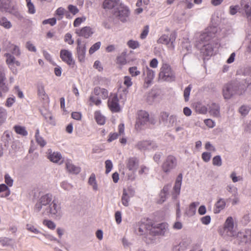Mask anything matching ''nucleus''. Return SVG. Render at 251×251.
I'll return each mask as SVG.
<instances>
[{
    "instance_id": "obj_1",
    "label": "nucleus",
    "mask_w": 251,
    "mask_h": 251,
    "mask_svg": "<svg viewBox=\"0 0 251 251\" xmlns=\"http://www.w3.org/2000/svg\"><path fill=\"white\" fill-rule=\"evenodd\" d=\"M217 28L215 26H210L196 36L195 46L200 50L201 54L205 59L215 54V50L218 45L216 41Z\"/></svg>"
},
{
    "instance_id": "obj_2",
    "label": "nucleus",
    "mask_w": 251,
    "mask_h": 251,
    "mask_svg": "<svg viewBox=\"0 0 251 251\" xmlns=\"http://www.w3.org/2000/svg\"><path fill=\"white\" fill-rule=\"evenodd\" d=\"M34 211L56 220H60L63 215L61 204L56 200H52V195L50 194L44 195L39 198L35 204Z\"/></svg>"
},
{
    "instance_id": "obj_3",
    "label": "nucleus",
    "mask_w": 251,
    "mask_h": 251,
    "mask_svg": "<svg viewBox=\"0 0 251 251\" xmlns=\"http://www.w3.org/2000/svg\"><path fill=\"white\" fill-rule=\"evenodd\" d=\"M245 91V87L238 86L235 83H228L223 88V95L225 99H229L235 95H241Z\"/></svg>"
},
{
    "instance_id": "obj_4",
    "label": "nucleus",
    "mask_w": 251,
    "mask_h": 251,
    "mask_svg": "<svg viewBox=\"0 0 251 251\" xmlns=\"http://www.w3.org/2000/svg\"><path fill=\"white\" fill-rule=\"evenodd\" d=\"M154 119L150 118L149 114L145 111L141 110L138 112V118L135 124V128L141 130L149 124H154Z\"/></svg>"
},
{
    "instance_id": "obj_5",
    "label": "nucleus",
    "mask_w": 251,
    "mask_h": 251,
    "mask_svg": "<svg viewBox=\"0 0 251 251\" xmlns=\"http://www.w3.org/2000/svg\"><path fill=\"white\" fill-rule=\"evenodd\" d=\"M159 78L167 82H173L175 80V73L169 64L163 63L162 65L159 73Z\"/></svg>"
},
{
    "instance_id": "obj_6",
    "label": "nucleus",
    "mask_w": 251,
    "mask_h": 251,
    "mask_svg": "<svg viewBox=\"0 0 251 251\" xmlns=\"http://www.w3.org/2000/svg\"><path fill=\"white\" fill-rule=\"evenodd\" d=\"M119 95L120 98L122 99L123 101L126 100V96L125 92H123L122 94H120L119 92V94H114L111 95L108 100V106L112 112H118L121 110L119 103Z\"/></svg>"
},
{
    "instance_id": "obj_7",
    "label": "nucleus",
    "mask_w": 251,
    "mask_h": 251,
    "mask_svg": "<svg viewBox=\"0 0 251 251\" xmlns=\"http://www.w3.org/2000/svg\"><path fill=\"white\" fill-rule=\"evenodd\" d=\"M93 94L97 97V98H95L94 96H91L90 97V101L97 106H99L101 103L100 99L105 100L108 98V91L106 89L96 87L93 90Z\"/></svg>"
},
{
    "instance_id": "obj_8",
    "label": "nucleus",
    "mask_w": 251,
    "mask_h": 251,
    "mask_svg": "<svg viewBox=\"0 0 251 251\" xmlns=\"http://www.w3.org/2000/svg\"><path fill=\"white\" fill-rule=\"evenodd\" d=\"M177 165L176 158L172 155H168L161 165V169L163 173L168 175L176 168Z\"/></svg>"
},
{
    "instance_id": "obj_9",
    "label": "nucleus",
    "mask_w": 251,
    "mask_h": 251,
    "mask_svg": "<svg viewBox=\"0 0 251 251\" xmlns=\"http://www.w3.org/2000/svg\"><path fill=\"white\" fill-rule=\"evenodd\" d=\"M129 15V8L122 3L115 8L113 13L114 17L122 23L127 21Z\"/></svg>"
},
{
    "instance_id": "obj_10",
    "label": "nucleus",
    "mask_w": 251,
    "mask_h": 251,
    "mask_svg": "<svg viewBox=\"0 0 251 251\" xmlns=\"http://www.w3.org/2000/svg\"><path fill=\"white\" fill-rule=\"evenodd\" d=\"M176 34L172 32L170 34L162 35L157 41V43L165 45L169 50H174L175 48V41Z\"/></svg>"
},
{
    "instance_id": "obj_11",
    "label": "nucleus",
    "mask_w": 251,
    "mask_h": 251,
    "mask_svg": "<svg viewBox=\"0 0 251 251\" xmlns=\"http://www.w3.org/2000/svg\"><path fill=\"white\" fill-rule=\"evenodd\" d=\"M234 236L239 244H246L251 241V230L246 229L237 233H234Z\"/></svg>"
},
{
    "instance_id": "obj_12",
    "label": "nucleus",
    "mask_w": 251,
    "mask_h": 251,
    "mask_svg": "<svg viewBox=\"0 0 251 251\" xmlns=\"http://www.w3.org/2000/svg\"><path fill=\"white\" fill-rule=\"evenodd\" d=\"M6 70L4 66L0 65V97H3L8 91V88L5 83Z\"/></svg>"
},
{
    "instance_id": "obj_13",
    "label": "nucleus",
    "mask_w": 251,
    "mask_h": 251,
    "mask_svg": "<svg viewBox=\"0 0 251 251\" xmlns=\"http://www.w3.org/2000/svg\"><path fill=\"white\" fill-rule=\"evenodd\" d=\"M60 57L62 60L68 65L73 67L75 61L73 58L72 53L69 50L63 49L60 51Z\"/></svg>"
},
{
    "instance_id": "obj_14",
    "label": "nucleus",
    "mask_w": 251,
    "mask_h": 251,
    "mask_svg": "<svg viewBox=\"0 0 251 251\" xmlns=\"http://www.w3.org/2000/svg\"><path fill=\"white\" fill-rule=\"evenodd\" d=\"M182 180V175L181 174H180L176 177L175 185L172 191V196L173 199H176L180 194Z\"/></svg>"
},
{
    "instance_id": "obj_15",
    "label": "nucleus",
    "mask_w": 251,
    "mask_h": 251,
    "mask_svg": "<svg viewBox=\"0 0 251 251\" xmlns=\"http://www.w3.org/2000/svg\"><path fill=\"white\" fill-rule=\"evenodd\" d=\"M134 195V191L130 188L124 189L121 198L122 203L125 206L129 205L130 199Z\"/></svg>"
},
{
    "instance_id": "obj_16",
    "label": "nucleus",
    "mask_w": 251,
    "mask_h": 251,
    "mask_svg": "<svg viewBox=\"0 0 251 251\" xmlns=\"http://www.w3.org/2000/svg\"><path fill=\"white\" fill-rule=\"evenodd\" d=\"M77 44L76 52L78 59L80 62H84L86 53L85 44L82 43L80 39L77 40Z\"/></svg>"
},
{
    "instance_id": "obj_17",
    "label": "nucleus",
    "mask_w": 251,
    "mask_h": 251,
    "mask_svg": "<svg viewBox=\"0 0 251 251\" xmlns=\"http://www.w3.org/2000/svg\"><path fill=\"white\" fill-rule=\"evenodd\" d=\"M224 229L227 232H229L230 236H234L235 232L233 230L234 222L232 217H228L226 219L224 225Z\"/></svg>"
},
{
    "instance_id": "obj_18",
    "label": "nucleus",
    "mask_w": 251,
    "mask_h": 251,
    "mask_svg": "<svg viewBox=\"0 0 251 251\" xmlns=\"http://www.w3.org/2000/svg\"><path fill=\"white\" fill-rule=\"evenodd\" d=\"M143 75L145 76V82L148 84H150L154 77L155 72L149 67L146 66V68L143 69Z\"/></svg>"
},
{
    "instance_id": "obj_19",
    "label": "nucleus",
    "mask_w": 251,
    "mask_h": 251,
    "mask_svg": "<svg viewBox=\"0 0 251 251\" xmlns=\"http://www.w3.org/2000/svg\"><path fill=\"white\" fill-rule=\"evenodd\" d=\"M226 205V202L225 200L223 198H219L214 205V213H219L222 210H223L225 208Z\"/></svg>"
},
{
    "instance_id": "obj_20",
    "label": "nucleus",
    "mask_w": 251,
    "mask_h": 251,
    "mask_svg": "<svg viewBox=\"0 0 251 251\" xmlns=\"http://www.w3.org/2000/svg\"><path fill=\"white\" fill-rule=\"evenodd\" d=\"M75 33L79 36H82L86 38L89 37L93 33L92 29L89 26H85L81 29H77Z\"/></svg>"
},
{
    "instance_id": "obj_21",
    "label": "nucleus",
    "mask_w": 251,
    "mask_h": 251,
    "mask_svg": "<svg viewBox=\"0 0 251 251\" xmlns=\"http://www.w3.org/2000/svg\"><path fill=\"white\" fill-rule=\"evenodd\" d=\"M65 165L66 169L70 173L78 174L80 172V168L74 165L70 160L65 161Z\"/></svg>"
},
{
    "instance_id": "obj_22",
    "label": "nucleus",
    "mask_w": 251,
    "mask_h": 251,
    "mask_svg": "<svg viewBox=\"0 0 251 251\" xmlns=\"http://www.w3.org/2000/svg\"><path fill=\"white\" fill-rule=\"evenodd\" d=\"M49 159L54 163L61 164L63 162V159L61 154L58 152H52L50 151L48 156Z\"/></svg>"
},
{
    "instance_id": "obj_23",
    "label": "nucleus",
    "mask_w": 251,
    "mask_h": 251,
    "mask_svg": "<svg viewBox=\"0 0 251 251\" xmlns=\"http://www.w3.org/2000/svg\"><path fill=\"white\" fill-rule=\"evenodd\" d=\"M120 3H121L119 0H104L103 2V7L104 9H110L114 7L116 8Z\"/></svg>"
},
{
    "instance_id": "obj_24",
    "label": "nucleus",
    "mask_w": 251,
    "mask_h": 251,
    "mask_svg": "<svg viewBox=\"0 0 251 251\" xmlns=\"http://www.w3.org/2000/svg\"><path fill=\"white\" fill-rule=\"evenodd\" d=\"M126 165L129 171H135L138 166V160L135 157L129 158L127 160Z\"/></svg>"
},
{
    "instance_id": "obj_25",
    "label": "nucleus",
    "mask_w": 251,
    "mask_h": 251,
    "mask_svg": "<svg viewBox=\"0 0 251 251\" xmlns=\"http://www.w3.org/2000/svg\"><path fill=\"white\" fill-rule=\"evenodd\" d=\"M150 225L144 223L140 224L136 230V233L139 235H143L147 233L149 231H151L152 229H150Z\"/></svg>"
},
{
    "instance_id": "obj_26",
    "label": "nucleus",
    "mask_w": 251,
    "mask_h": 251,
    "mask_svg": "<svg viewBox=\"0 0 251 251\" xmlns=\"http://www.w3.org/2000/svg\"><path fill=\"white\" fill-rule=\"evenodd\" d=\"M209 113L213 117H219L220 116L219 105L215 103H212L209 107Z\"/></svg>"
},
{
    "instance_id": "obj_27",
    "label": "nucleus",
    "mask_w": 251,
    "mask_h": 251,
    "mask_svg": "<svg viewBox=\"0 0 251 251\" xmlns=\"http://www.w3.org/2000/svg\"><path fill=\"white\" fill-rule=\"evenodd\" d=\"M240 4L242 9L245 11L246 16L251 13V2L250 0H241Z\"/></svg>"
},
{
    "instance_id": "obj_28",
    "label": "nucleus",
    "mask_w": 251,
    "mask_h": 251,
    "mask_svg": "<svg viewBox=\"0 0 251 251\" xmlns=\"http://www.w3.org/2000/svg\"><path fill=\"white\" fill-rule=\"evenodd\" d=\"M199 204V202H193L191 203L187 209H186L185 214L188 217H192L195 215L196 212V207Z\"/></svg>"
},
{
    "instance_id": "obj_29",
    "label": "nucleus",
    "mask_w": 251,
    "mask_h": 251,
    "mask_svg": "<svg viewBox=\"0 0 251 251\" xmlns=\"http://www.w3.org/2000/svg\"><path fill=\"white\" fill-rule=\"evenodd\" d=\"M37 92L38 96L43 100H45L48 98V95L46 93L44 85L42 83H38L37 84Z\"/></svg>"
},
{
    "instance_id": "obj_30",
    "label": "nucleus",
    "mask_w": 251,
    "mask_h": 251,
    "mask_svg": "<svg viewBox=\"0 0 251 251\" xmlns=\"http://www.w3.org/2000/svg\"><path fill=\"white\" fill-rule=\"evenodd\" d=\"M95 118L99 125H103L105 124V118L100 111H97L95 112Z\"/></svg>"
},
{
    "instance_id": "obj_31",
    "label": "nucleus",
    "mask_w": 251,
    "mask_h": 251,
    "mask_svg": "<svg viewBox=\"0 0 251 251\" xmlns=\"http://www.w3.org/2000/svg\"><path fill=\"white\" fill-rule=\"evenodd\" d=\"M127 52L126 51H123L119 56L117 57V62L122 65H125L126 63V56Z\"/></svg>"
},
{
    "instance_id": "obj_32",
    "label": "nucleus",
    "mask_w": 251,
    "mask_h": 251,
    "mask_svg": "<svg viewBox=\"0 0 251 251\" xmlns=\"http://www.w3.org/2000/svg\"><path fill=\"white\" fill-rule=\"evenodd\" d=\"M4 56L6 57V63L8 65L9 68L10 70H12V66L11 65L14 64V62H15V58L11 54L9 53H6L4 54Z\"/></svg>"
},
{
    "instance_id": "obj_33",
    "label": "nucleus",
    "mask_w": 251,
    "mask_h": 251,
    "mask_svg": "<svg viewBox=\"0 0 251 251\" xmlns=\"http://www.w3.org/2000/svg\"><path fill=\"white\" fill-rule=\"evenodd\" d=\"M36 141L41 147H44L46 145V142L43 138L39 135V130L37 129L35 133Z\"/></svg>"
},
{
    "instance_id": "obj_34",
    "label": "nucleus",
    "mask_w": 251,
    "mask_h": 251,
    "mask_svg": "<svg viewBox=\"0 0 251 251\" xmlns=\"http://www.w3.org/2000/svg\"><path fill=\"white\" fill-rule=\"evenodd\" d=\"M149 144V140H142L138 141L136 145V147L139 150L145 151L147 150L148 144Z\"/></svg>"
},
{
    "instance_id": "obj_35",
    "label": "nucleus",
    "mask_w": 251,
    "mask_h": 251,
    "mask_svg": "<svg viewBox=\"0 0 251 251\" xmlns=\"http://www.w3.org/2000/svg\"><path fill=\"white\" fill-rule=\"evenodd\" d=\"M0 25L5 29H10L12 27L11 22L5 17L0 19Z\"/></svg>"
},
{
    "instance_id": "obj_36",
    "label": "nucleus",
    "mask_w": 251,
    "mask_h": 251,
    "mask_svg": "<svg viewBox=\"0 0 251 251\" xmlns=\"http://www.w3.org/2000/svg\"><path fill=\"white\" fill-rule=\"evenodd\" d=\"M7 117V113L6 110L4 108L0 107V126L5 122Z\"/></svg>"
},
{
    "instance_id": "obj_37",
    "label": "nucleus",
    "mask_w": 251,
    "mask_h": 251,
    "mask_svg": "<svg viewBox=\"0 0 251 251\" xmlns=\"http://www.w3.org/2000/svg\"><path fill=\"white\" fill-rule=\"evenodd\" d=\"M14 128L15 132L17 134L23 136H26L27 135V131L26 130L25 127L20 126H15Z\"/></svg>"
},
{
    "instance_id": "obj_38",
    "label": "nucleus",
    "mask_w": 251,
    "mask_h": 251,
    "mask_svg": "<svg viewBox=\"0 0 251 251\" xmlns=\"http://www.w3.org/2000/svg\"><path fill=\"white\" fill-rule=\"evenodd\" d=\"M43 224L48 228L53 230L56 227V224L53 221L50 220H44L43 221Z\"/></svg>"
},
{
    "instance_id": "obj_39",
    "label": "nucleus",
    "mask_w": 251,
    "mask_h": 251,
    "mask_svg": "<svg viewBox=\"0 0 251 251\" xmlns=\"http://www.w3.org/2000/svg\"><path fill=\"white\" fill-rule=\"evenodd\" d=\"M4 192V195H0V197H6L9 195V190L7 185L4 184H0V193Z\"/></svg>"
},
{
    "instance_id": "obj_40",
    "label": "nucleus",
    "mask_w": 251,
    "mask_h": 251,
    "mask_svg": "<svg viewBox=\"0 0 251 251\" xmlns=\"http://www.w3.org/2000/svg\"><path fill=\"white\" fill-rule=\"evenodd\" d=\"M89 184L92 186L93 188L95 190H97L98 189V186L96 181V177L95 175L92 174L89 178L88 181Z\"/></svg>"
},
{
    "instance_id": "obj_41",
    "label": "nucleus",
    "mask_w": 251,
    "mask_h": 251,
    "mask_svg": "<svg viewBox=\"0 0 251 251\" xmlns=\"http://www.w3.org/2000/svg\"><path fill=\"white\" fill-rule=\"evenodd\" d=\"M251 110V107L249 106L243 105L239 108L240 113L244 116H246Z\"/></svg>"
},
{
    "instance_id": "obj_42",
    "label": "nucleus",
    "mask_w": 251,
    "mask_h": 251,
    "mask_svg": "<svg viewBox=\"0 0 251 251\" xmlns=\"http://www.w3.org/2000/svg\"><path fill=\"white\" fill-rule=\"evenodd\" d=\"M128 71L132 77H135L141 74L140 71L138 70L137 67L136 66L130 67L128 69Z\"/></svg>"
},
{
    "instance_id": "obj_43",
    "label": "nucleus",
    "mask_w": 251,
    "mask_h": 251,
    "mask_svg": "<svg viewBox=\"0 0 251 251\" xmlns=\"http://www.w3.org/2000/svg\"><path fill=\"white\" fill-rule=\"evenodd\" d=\"M65 10L63 7H59L55 11V15L57 16V19L60 20L62 19L65 14Z\"/></svg>"
},
{
    "instance_id": "obj_44",
    "label": "nucleus",
    "mask_w": 251,
    "mask_h": 251,
    "mask_svg": "<svg viewBox=\"0 0 251 251\" xmlns=\"http://www.w3.org/2000/svg\"><path fill=\"white\" fill-rule=\"evenodd\" d=\"M26 229L28 231L35 234L41 233V231L31 224H27L26 225Z\"/></svg>"
},
{
    "instance_id": "obj_45",
    "label": "nucleus",
    "mask_w": 251,
    "mask_h": 251,
    "mask_svg": "<svg viewBox=\"0 0 251 251\" xmlns=\"http://www.w3.org/2000/svg\"><path fill=\"white\" fill-rule=\"evenodd\" d=\"M212 164L214 166L220 167L222 164V161L220 155L214 156L212 159Z\"/></svg>"
},
{
    "instance_id": "obj_46",
    "label": "nucleus",
    "mask_w": 251,
    "mask_h": 251,
    "mask_svg": "<svg viewBox=\"0 0 251 251\" xmlns=\"http://www.w3.org/2000/svg\"><path fill=\"white\" fill-rule=\"evenodd\" d=\"M226 190L231 193L232 196L238 195V190L237 188L234 187L233 185H229L226 187Z\"/></svg>"
},
{
    "instance_id": "obj_47",
    "label": "nucleus",
    "mask_w": 251,
    "mask_h": 251,
    "mask_svg": "<svg viewBox=\"0 0 251 251\" xmlns=\"http://www.w3.org/2000/svg\"><path fill=\"white\" fill-rule=\"evenodd\" d=\"M26 6L28 9V13L30 14H34L36 12V9L33 3L30 2H26Z\"/></svg>"
},
{
    "instance_id": "obj_48",
    "label": "nucleus",
    "mask_w": 251,
    "mask_h": 251,
    "mask_svg": "<svg viewBox=\"0 0 251 251\" xmlns=\"http://www.w3.org/2000/svg\"><path fill=\"white\" fill-rule=\"evenodd\" d=\"M101 45V43L100 42H98L94 44L89 49V52L90 54H93L96 51L98 50Z\"/></svg>"
},
{
    "instance_id": "obj_49",
    "label": "nucleus",
    "mask_w": 251,
    "mask_h": 251,
    "mask_svg": "<svg viewBox=\"0 0 251 251\" xmlns=\"http://www.w3.org/2000/svg\"><path fill=\"white\" fill-rule=\"evenodd\" d=\"M192 89L191 85H189L184 91V98L185 101H187L189 100V95L190 91Z\"/></svg>"
},
{
    "instance_id": "obj_50",
    "label": "nucleus",
    "mask_w": 251,
    "mask_h": 251,
    "mask_svg": "<svg viewBox=\"0 0 251 251\" xmlns=\"http://www.w3.org/2000/svg\"><path fill=\"white\" fill-rule=\"evenodd\" d=\"M11 51L12 53L16 56H19L21 54V52L19 48L16 45H11L10 46Z\"/></svg>"
},
{
    "instance_id": "obj_51",
    "label": "nucleus",
    "mask_w": 251,
    "mask_h": 251,
    "mask_svg": "<svg viewBox=\"0 0 251 251\" xmlns=\"http://www.w3.org/2000/svg\"><path fill=\"white\" fill-rule=\"evenodd\" d=\"M240 9V6L238 5H231L229 7V14L231 15H234L237 13Z\"/></svg>"
},
{
    "instance_id": "obj_52",
    "label": "nucleus",
    "mask_w": 251,
    "mask_h": 251,
    "mask_svg": "<svg viewBox=\"0 0 251 251\" xmlns=\"http://www.w3.org/2000/svg\"><path fill=\"white\" fill-rule=\"evenodd\" d=\"M11 132L6 131L3 133L2 138L5 143H8L9 141L11 140Z\"/></svg>"
},
{
    "instance_id": "obj_53",
    "label": "nucleus",
    "mask_w": 251,
    "mask_h": 251,
    "mask_svg": "<svg viewBox=\"0 0 251 251\" xmlns=\"http://www.w3.org/2000/svg\"><path fill=\"white\" fill-rule=\"evenodd\" d=\"M105 173L108 174L112 170L113 168V164L110 160H107L105 162Z\"/></svg>"
},
{
    "instance_id": "obj_54",
    "label": "nucleus",
    "mask_w": 251,
    "mask_h": 251,
    "mask_svg": "<svg viewBox=\"0 0 251 251\" xmlns=\"http://www.w3.org/2000/svg\"><path fill=\"white\" fill-rule=\"evenodd\" d=\"M186 249L184 243H180L179 244L174 246L173 251H184Z\"/></svg>"
},
{
    "instance_id": "obj_55",
    "label": "nucleus",
    "mask_w": 251,
    "mask_h": 251,
    "mask_svg": "<svg viewBox=\"0 0 251 251\" xmlns=\"http://www.w3.org/2000/svg\"><path fill=\"white\" fill-rule=\"evenodd\" d=\"M127 44L130 48L132 49H137L139 46V44L137 41L131 40L128 41Z\"/></svg>"
},
{
    "instance_id": "obj_56",
    "label": "nucleus",
    "mask_w": 251,
    "mask_h": 251,
    "mask_svg": "<svg viewBox=\"0 0 251 251\" xmlns=\"http://www.w3.org/2000/svg\"><path fill=\"white\" fill-rule=\"evenodd\" d=\"M211 157V153L210 152H203L201 154V158L203 161L208 162Z\"/></svg>"
},
{
    "instance_id": "obj_57",
    "label": "nucleus",
    "mask_w": 251,
    "mask_h": 251,
    "mask_svg": "<svg viewBox=\"0 0 251 251\" xmlns=\"http://www.w3.org/2000/svg\"><path fill=\"white\" fill-rule=\"evenodd\" d=\"M158 148L157 144L153 141L149 140V144H148L147 150H155Z\"/></svg>"
},
{
    "instance_id": "obj_58",
    "label": "nucleus",
    "mask_w": 251,
    "mask_h": 251,
    "mask_svg": "<svg viewBox=\"0 0 251 251\" xmlns=\"http://www.w3.org/2000/svg\"><path fill=\"white\" fill-rule=\"evenodd\" d=\"M196 111L202 114H205L207 113V108L204 105H199L196 107Z\"/></svg>"
},
{
    "instance_id": "obj_59",
    "label": "nucleus",
    "mask_w": 251,
    "mask_h": 251,
    "mask_svg": "<svg viewBox=\"0 0 251 251\" xmlns=\"http://www.w3.org/2000/svg\"><path fill=\"white\" fill-rule=\"evenodd\" d=\"M86 20V18L85 17H79L75 19L74 22V26L75 27H77L80 25L83 22Z\"/></svg>"
},
{
    "instance_id": "obj_60",
    "label": "nucleus",
    "mask_w": 251,
    "mask_h": 251,
    "mask_svg": "<svg viewBox=\"0 0 251 251\" xmlns=\"http://www.w3.org/2000/svg\"><path fill=\"white\" fill-rule=\"evenodd\" d=\"M42 236H44V238L50 241H55L59 243V240L54 237L52 235L49 234H41Z\"/></svg>"
},
{
    "instance_id": "obj_61",
    "label": "nucleus",
    "mask_w": 251,
    "mask_h": 251,
    "mask_svg": "<svg viewBox=\"0 0 251 251\" xmlns=\"http://www.w3.org/2000/svg\"><path fill=\"white\" fill-rule=\"evenodd\" d=\"M64 40L65 42L68 43V44L69 45H72L74 43V41L72 39V36L69 33H67L65 34Z\"/></svg>"
},
{
    "instance_id": "obj_62",
    "label": "nucleus",
    "mask_w": 251,
    "mask_h": 251,
    "mask_svg": "<svg viewBox=\"0 0 251 251\" xmlns=\"http://www.w3.org/2000/svg\"><path fill=\"white\" fill-rule=\"evenodd\" d=\"M124 84L127 87H129L132 86V82L131 77L129 76H125L124 77Z\"/></svg>"
},
{
    "instance_id": "obj_63",
    "label": "nucleus",
    "mask_w": 251,
    "mask_h": 251,
    "mask_svg": "<svg viewBox=\"0 0 251 251\" xmlns=\"http://www.w3.org/2000/svg\"><path fill=\"white\" fill-rule=\"evenodd\" d=\"M201 221L202 224L207 225L211 222V217L209 215L202 217L201 218Z\"/></svg>"
},
{
    "instance_id": "obj_64",
    "label": "nucleus",
    "mask_w": 251,
    "mask_h": 251,
    "mask_svg": "<svg viewBox=\"0 0 251 251\" xmlns=\"http://www.w3.org/2000/svg\"><path fill=\"white\" fill-rule=\"evenodd\" d=\"M69 11L73 15H75L79 12V10L76 6L69 5L68 7Z\"/></svg>"
}]
</instances>
